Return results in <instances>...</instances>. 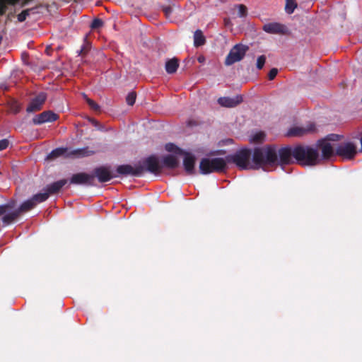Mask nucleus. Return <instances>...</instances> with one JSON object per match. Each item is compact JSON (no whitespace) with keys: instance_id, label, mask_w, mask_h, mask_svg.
<instances>
[{"instance_id":"1","label":"nucleus","mask_w":362,"mask_h":362,"mask_svg":"<svg viewBox=\"0 0 362 362\" xmlns=\"http://www.w3.org/2000/svg\"><path fill=\"white\" fill-rule=\"evenodd\" d=\"M323 160H200L199 172L202 174L223 173L232 166L240 170H259L272 171L281 166L296 164L302 167H313Z\"/></svg>"},{"instance_id":"2","label":"nucleus","mask_w":362,"mask_h":362,"mask_svg":"<svg viewBox=\"0 0 362 362\" xmlns=\"http://www.w3.org/2000/svg\"><path fill=\"white\" fill-rule=\"evenodd\" d=\"M115 170L116 178L139 177L146 172L158 175V160H139L134 165L130 164L119 165Z\"/></svg>"},{"instance_id":"3","label":"nucleus","mask_w":362,"mask_h":362,"mask_svg":"<svg viewBox=\"0 0 362 362\" xmlns=\"http://www.w3.org/2000/svg\"><path fill=\"white\" fill-rule=\"evenodd\" d=\"M196 160H160V175L170 174L173 175L185 172L187 175H192L197 173L195 168Z\"/></svg>"},{"instance_id":"4","label":"nucleus","mask_w":362,"mask_h":362,"mask_svg":"<svg viewBox=\"0 0 362 362\" xmlns=\"http://www.w3.org/2000/svg\"><path fill=\"white\" fill-rule=\"evenodd\" d=\"M278 158H319L318 150L309 146L298 145L293 149L290 146H284L278 151Z\"/></svg>"},{"instance_id":"5","label":"nucleus","mask_w":362,"mask_h":362,"mask_svg":"<svg viewBox=\"0 0 362 362\" xmlns=\"http://www.w3.org/2000/svg\"><path fill=\"white\" fill-rule=\"evenodd\" d=\"M95 151L86 146L81 148H77L69 151L68 148L59 147L52 150L45 158H57L66 154L67 156H75L78 157H88L94 154Z\"/></svg>"},{"instance_id":"6","label":"nucleus","mask_w":362,"mask_h":362,"mask_svg":"<svg viewBox=\"0 0 362 362\" xmlns=\"http://www.w3.org/2000/svg\"><path fill=\"white\" fill-rule=\"evenodd\" d=\"M91 173L93 182H95V179H97L100 183H105L116 178L115 170L110 165L95 167L93 168Z\"/></svg>"},{"instance_id":"7","label":"nucleus","mask_w":362,"mask_h":362,"mask_svg":"<svg viewBox=\"0 0 362 362\" xmlns=\"http://www.w3.org/2000/svg\"><path fill=\"white\" fill-rule=\"evenodd\" d=\"M358 151L361 152L353 141L341 142L335 147V156L342 158H354Z\"/></svg>"},{"instance_id":"8","label":"nucleus","mask_w":362,"mask_h":362,"mask_svg":"<svg viewBox=\"0 0 362 362\" xmlns=\"http://www.w3.org/2000/svg\"><path fill=\"white\" fill-rule=\"evenodd\" d=\"M248 49L249 47L247 45L243 44L235 45L228 54L225 59V64L226 66H230L235 62L241 61Z\"/></svg>"},{"instance_id":"9","label":"nucleus","mask_w":362,"mask_h":362,"mask_svg":"<svg viewBox=\"0 0 362 362\" xmlns=\"http://www.w3.org/2000/svg\"><path fill=\"white\" fill-rule=\"evenodd\" d=\"M69 184L74 185L95 186L92 173L84 172L77 173L72 175L69 179Z\"/></svg>"},{"instance_id":"10","label":"nucleus","mask_w":362,"mask_h":362,"mask_svg":"<svg viewBox=\"0 0 362 362\" xmlns=\"http://www.w3.org/2000/svg\"><path fill=\"white\" fill-rule=\"evenodd\" d=\"M47 199V194H36L33 196L32 198L30 199L26 200L24 202L19 208L17 209L19 214H21L22 213L27 212L33 208L35 207V206L38 203L43 202Z\"/></svg>"},{"instance_id":"11","label":"nucleus","mask_w":362,"mask_h":362,"mask_svg":"<svg viewBox=\"0 0 362 362\" xmlns=\"http://www.w3.org/2000/svg\"><path fill=\"white\" fill-rule=\"evenodd\" d=\"M47 99V94L41 92L31 100L26 108L28 112H34L42 109L43 104Z\"/></svg>"},{"instance_id":"12","label":"nucleus","mask_w":362,"mask_h":362,"mask_svg":"<svg viewBox=\"0 0 362 362\" xmlns=\"http://www.w3.org/2000/svg\"><path fill=\"white\" fill-rule=\"evenodd\" d=\"M165 150L172 153L173 154L160 157V158H176L175 157L177 156H182V158H195L194 157L192 156L189 153L184 151L172 143H169L165 145Z\"/></svg>"},{"instance_id":"13","label":"nucleus","mask_w":362,"mask_h":362,"mask_svg":"<svg viewBox=\"0 0 362 362\" xmlns=\"http://www.w3.org/2000/svg\"><path fill=\"white\" fill-rule=\"evenodd\" d=\"M58 115L52 111H44L42 113L37 115L33 118L34 124H42L45 122H51L56 121L58 119Z\"/></svg>"},{"instance_id":"14","label":"nucleus","mask_w":362,"mask_h":362,"mask_svg":"<svg viewBox=\"0 0 362 362\" xmlns=\"http://www.w3.org/2000/svg\"><path fill=\"white\" fill-rule=\"evenodd\" d=\"M68 182L66 179H62L58 181L54 182L44 188V192L38 193L39 194H47V198L49 195L57 194L60 192L62 188Z\"/></svg>"},{"instance_id":"15","label":"nucleus","mask_w":362,"mask_h":362,"mask_svg":"<svg viewBox=\"0 0 362 362\" xmlns=\"http://www.w3.org/2000/svg\"><path fill=\"white\" fill-rule=\"evenodd\" d=\"M317 146L321 150L322 158H330L335 156V147L334 148L326 139H320L317 142Z\"/></svg>"},{"instance_id":"16","label":"nucleus","mask_w":362,"mask_h":362,"mask_svg":"<svg viewBox=\"0 0 362 362\" xmlns=\"http://www.w3.org/2000/svg\"><path fill=\"white\" fill-rule=\"evenodd\" d=\"M262 30L269 34H286L287 33L286 27L276 22L264 24Z\"/></svg>"},{"instance_id":"17","label":"nucleus","mask_w":362,"mask_h":362,"mask_svg":"<svg viewBox=\"0 0 362 362\" xmlns=\"http://www.w3.org/2000/svg\"><path fill=\"white\" fill-rule=\"evenodd\" d=\"M243 96L237 95L233 98L230 97H221L218 99V103L225 107H235L243 102Z\"/></svg>"},{"instance_id":"18","label":"nucleus","mask_w":362,"mask_h":362,"mask_svg":"<svg viewBox=\"0 0 362 362\" xmlns=\"http://www.w3.org/2000/svg\"><path fill=\"white\" fill-rule=\"evenodd\" d=\"M315 124L310 122L305 127H293L288 132V136H300L307 133H312L315 131Z\"/></svg>"},{"instance_id":"19","label":"nucleus","mask_w":362,"mask_h":362,"mask_svg":"<svg viewBox=\"0 0 362 362\" xmlns=\"http://www.w3.org/2000/svg\"><path fill=\"white\" fill-rule=\"evenodd\" d=\"M4 215V216L2 217L3 223L5 226H8L16 221L21 214H19L18 211L16 209L12 212H6Z\"/></svg>"},{"instance_id":"20","label":"nucleus","mask_w":362,"mask_h":362,"mask_svg":"<svg viewBox=\"0 0 362 362\" xmlns=\"http://www.w3.org/2000/svg\"><path fill=\"white\" fill-rule=\"evenodd\" d=\"M179 66V61L177 58L168 59L165 63V71L168 74H172L177 71Z\"/></svg>"},{"instance_id":"21","label":"nucleus","mask_w":362,"mask_h":362,"mask_svg":"<svg viewBox=\"0 0 362 362\" xmlns=\"http://www.w3.org/2000/svg\"><path fill=\"white\" fill-rule=\"evenodd\" d=\"M21 0H0V16L4 14L7 11L8 5H15ZM29 0H25L23 3V6L28 4Z\"/></svg>"},{"instance_id":"22","label":"nucleus","mask_w":362,"mask_h":362,"mask_svg":"<svg viewBox=\"0 0 362 362\" xmlns=\"http://www.w3.org/2000/svg\"><path fill=\"white\" fill-rule=\"evenodd\" d=\"M206 43V37L203 32L198 29L194 33V46L196 47H201Z\"/></svg>"},{"instance_id":"23","label":"nucleus","mask_w":362,"mask_h":362,"mask_svg":"<svg viewBox=\"0 0 362 362\" xmlns=\"http://www.w3.org/2000/svg\"><path fill=\"white\" fill-rule=\"evenodd\" d=\"M252 151L249 148H241L234 155L226 156L225 158H251Z\"/></svg>"},{"instance_id":"24","label":"nucleus","mask_w":362,"mask_h":362,"mask_svg":"<svg viewBox=\"0 0 362 362\" xmlns=\"http://www.w3.org/2000/svg\"><path fill=\"white\" fill-rule=\"evenodd\" d=\"M264 158H278L276 148L275 146L268 145L264 147Z\"/></svg>"},{"instance_id":"25","label":"nucleus","mask_w":362,"mask_h":362,"mask_svg":"<svg viewBox=\"0 0 362 362\" xmlns=\"http://www.w3.org/2000/svg\"><path fill=\"white\" fill-rule=\"evenodd\" d=\"M16 206V201L10 200L5 204L0 205V216L8 212V211L13 209Z\"/></svg>"},{"instance_id":"26","label":"nucleus","mask_w":362,"mask_h":362,"mask_svg":"<svg viewBox=\"0 0 362 362\" xmlns=\"http://www.w3.org/2000/svg\"><path fill=\"white\" fill-rule=\"evenodd\" d=\"M297 7L296 0H286L285 10L287 13L291 14Z\"/></svg>"},{"instance_id":"27","label":"nucleus","mask_w":362,"mask_h":362,"mask_svg":"<svg viewBox=\"0 0 362 362\" xmlns=\"http://www.w3.org/2000/svg\"><path fill=\"white\" fill-rule=\"evenodd\" d=\"M83 98L86 100V103L89 105L90 108L95 112H98L100 110V107L98 104H97L94 100L90 99L87 97L86 94H83Z\"/></svg>"},{"instance_id":"28","label":"nucleus","mask_w":362,"mask_h":362,"mask_svg":"<svg viewBox=\"0 0 362 362\" xmlns=\"http://www.w3.org/2000/svg\"><path fill=\"white\" fill-rule=\"evenodd\" d=\"M266 134L263 132L255 133L252 137V141L255 143H262L265 139Z\"/></svg>"},{"instance_id":"29","label":"nucleus","mask_w":362,"mask_h":362,"mask_svg":"<svg viewBox=\"0 0 362 362\" xmlns=\"http://www.w3.org/2000/svg\"><path fill=\"white\" fill-rule=\"evenodd\" d=\"M136 98V92L132 91V92L129 93L128 95H127L126 102L129 105L132 106L135 103Z\"/></svg>"},{"instance_id":"30","label":"nucleus","mask_w":362,"mask_h":362,"mask_svg":"<svg viewBox=\"0 0 362 362\" xmlns=\"http://www.w3.org/2000/svg\"><path fill=\"white\" fill-rule=\"evenodd\" d=\"M252 158H264V147L255 148Z\"/></svg>"},{"instance_id":"31","label":"nucleus","mask_w":362,"mask_h":362,"mask_svg":"<svg viewBox=\"0 0 362 362\" xmlns=\"http://www.w3.org/2000/svg\"><path fill=\"white\" fill-rule=\"evenodd\" d=\"M30 11H32V9H25V10H23L21 13H20L18 15V16H17L18 21L19 22H23L24 21H25L27 17L30 15Z\"/></svg>"},{"instance_id":"32","label":"nucleus","mask_w":362,"mask_h":362,"mask_svg":"<svg viewBox=\"0 0 362 362\" xmlns=\"http://www.w3.org/2000/svg\"><path fill=\"white\" fill-rule=\"evenodd\" d=\"M103 25V21L100 18H94L90 23V28L92 30H96L101 28Z\"/></svg>"},{"instance_id":"33","label":"nucleus","mask_w":362,"mask_h":362,"mask_svg":"<svg viewBox=\"0 0 362 362\" xmlns=\"http://www.w3.org/2000/svg\"><path fill=\"white\" fill-rule=\"evenodd\" d=\"M265 62H266V57L264 55L259 56L257 59V64H256L257 69L259 70H261L264 67Z\"/></svg>"},{"instance_id":"34","label":"nucleus","mask_w":362,"mask_h":362,"mask_svg":"<svg viewBox=\"0 0 362 362\" xmlns=\"http://www.w3.org/2000/svg\"><path fill=\"white\" fill-rule=\"evenodd\" d=\"M88 120L98 130L102 131V132L105 131V127L103 124H101L98 121H97L95 119L89 118Z\"/></svg>"},{"instance_id":"35","label":"nucleus","mask_w":362,"mask_h":362,"mask_svg":"<svg viewBox=\"0 0 362 362\" xmlns=\"http://www.w3.org/2000/svg\"><path fill=\"white\" fill-rule=\"evenodd\" d=\"M238 16L239 17H245L247 15V8L243 4L238 5Z\"/></svg>"},{"instance_id":"36","label":"nucleus","mask_w":362,"mask_h":362,"mask_svg":"<svg viewBox=\"0 0 362 362\" xmlns=\"http://www.w3.org/2000/svg\"><path fill=\"white\" fill-rule=\"evenodd\" d=\"M341 136L337 134H329L324 139L328 142L329 141H337L341 139Z\"/></svg>"},{"instance_id":"37","label":"nucleus","mask_w":362,"mask_h":362,"mask_svg":"<svg viewBox=\"0 0 362 362\" xmlns=\"http://www.w3.org/2000/svg\"><path fill=\"white\" fill-rule=\"evenodd\" d=\"M278 74V69L276 68H272L269 74H268V78L269 81H272L275 78Z\"/></svg>"},{"instance_id":"38","label":"nucleus","mask_w":362,"mask_h":362,"mask_svg":"<svg viewBox=\"0 0 362 362\" xmlns=\"http://www.w3.org/2000/svg\"><path fill=\"white\" fill-rule=\"evenodd\" d=\"M162 9H163V11L166 18H169L170 16L171 15L172 11H173L172 8L170 6H163Z\"/></svg>"},{"instance_id":"39","label":"nucleus","mask_w":362,"mask_h":362,"mask_svg":"<svg viewBox=\"0 0 362 362\" xmlns=\"http://www.w3.org/2000/svg\"><path fill=\"white\" fill-rule=\"evenodd\" d=\"M9 145V141L7 139L0 140V151L6 149Z\"/></svg>"},{"instance_id":"40","label":"nucleus","mask_w":362,"mask_h":362,"mask_svg":"<svg viewBox=\"0 0 362 362\" xmlns=\"http://www.w3.org/2000/svg\"><path fill=\"white\" fill-rule=\"evenodd\" d=\"M206 156H222L224 154V152L222 151H206L204 153Z\"/></svg>"},{"instance_id":"41","label":"nucleus","mask_w":362,"mask_h":362,"mask_svg":"<svg viewBox=\"0 0 362 362\" xmlns=\"http://www.w3.org/2000/svg\"><path fill=\"white\" fill-rule=\"evenodd\" d=\"M88 45H83L77 52H78V55H84L88 52Z\"/></svg>"},{"instance_id":"42","label":"nucleus","mask_w":362,"mask_h":362,"mask_svg":"<svg viewBox=\"0 0 362 362\" xmlns=\"http://www.w3.org/2000/svg\"><path fill=\"white\" fill-rule=\"evenodd\" d=\"M38 8H39V6H35L32 8H29L28 9H32V11H30V15L38 13V11H37Z\"/></svg>"},{"instance_id":"43","label":"nucleus","mask_w":362,"mask_h":362,"mask_svg":"<svg viewBox=\"0 0 362 362\" xmlns=\"http://www.w3.org/2000/svg\"><path fill=\"white\" fill-rule=\"evenodd\" d=\"M187 125L189 126V127L195 126V125H197V122L195 121H193V120H189L187 122Z\"/></svg>"},{"instance_id":"44","label":"nucleus","mask_w":362,"mask_h":362,"mask_svg":"<svg viewBox=\"0 0 362 362\" xmlns=\"http://www.w3.org/2000/svg\"><path fill=\"white\" fill-rule=\"evenodd\" d=\"M204 57H199L198 58V61H199V62H204Z\"/></svg>"},{"instance_id":"45","label":"nucleus","mask_w":362,"mask_h":362,"mask_svg":"<svg viewBox=\"0 0 362 362\" xmlns=\"http://www.w3.org/2000/svg\"><path fill=\"white\" fill-rule=\"evenodd\" d=\"M361 148L359 149L360 151H362V137L361 138Z\"/></svg>"},{"instance_id":"46","label":"nucleus","mask_w":362,"mask_h":362,"mask_svg":"<svg viewBox=\"0 0 362 362\" xmlns=\"http://www.w3.org/2000/svg\"><path fill=\"white\" fill-rule=\"evenodd\" d=\"M147 158L151 159V158H156L154 156H151L148 157Z\"/></svg>"}]
</instances>
